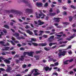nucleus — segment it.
Returning a JSON list of instances; mask_svg holds the SVG:
<instances>
[{
  "instance_id": "obj_1",
  "label": "nucleus",
  "mask_w": 76,
  "mask_h": 76,
  "mask_svg": "<svg viewBox=\"0 0 76 76\" xmlns=\"http://www.w3.org/2000/svg\"><path fill=\"white\" fill-rule=\"evenodd\" d=\"M4 13H12L15 14H19V15H22V13L18 10H4L3 12Z\"/></svg>"
},
{
  "instance_id": "obj_2",
  "label": "nucleus",
  "mask_w": 76,
  "mask_h": 76,
  "mask_svg": "<svg viewBox=\"0 0 76 76\" xmlns=\"http://www.w3.org/2000/svg\"><path fill=\"white\" fill-rule=\"evenodd\" d=\"M26 54L28 55V52H25L23 53V55L21 56V58H19V60H20V61H22L24 60V59H25V58H24L25 57V56L26 55Z\"/></svg>"
},
{
  "instance_id": "obj_3",
  "label": "nucleus",
  "mask_w": 76,
  "mask_h": 76,
  "mask_svg": "<svg viewBox=\"0 0 76 76\" xmlns=\"http://www.w3.org/2000/svg\"><path fill=\"white\" fill-rule=\"evenodd\" d=\"M66 51H64L63 52H59L58 53V56L59 57H61V56H64L66 55Z\"/></svg>"
},
{
  "instance_id": "obj_4",
  "label": "nucleus",
  "mask_w": 76,
  "mask_h": 76,
  "mask_svg": "<svg viewBox=\"0 0 76 76\" xmlns=\"http://www.w3.org/2000/svg\"><path fill=\"white\" fill-rule=\"evenodd\" d=\"M34 70V72H35V73H34L33 74L34 76H38L39 75H40V74H41V73L38 72H38V69H35Z\"/></svg>"
},
{
  "instance_id": "obj_5",
  "label": "nucleus",
  "mask_w": 76,
  "mask_h": 76,
  "mask_svg": "<svg viewBox=\"0 0 76 76\" xmlns=\"http://www.w3.org/2000/svg\"><path fill=\"white\" fill-rule=\"evenodd\" d=\"M38 22L39 23L37 25H36V26L37 27H39V25H43V24L44 23V22H42V21L40 20H38Z\"/></svg>"
},
{
  "instance_id": "obj_6",
  "label": "nucleus",
  "mask_w": 76,
  "mask_h": 76,
  "mask_svg": "<svg viewBox=\"0 0 76 76\" xmlns=\"http://www.w3.org/2000/svg\"><path fill=\"white\" fill-rule=\"evenodd\" d=\"M44 69H45L46 72H47V71H48V70L51 71V70H52V68L50 67L49 68V66H46L45 67H44Z\"/></svg>"
},
{
  "instance_id": "obj_7",
  "label": "nucleus",
  "mask_w": 76,
  "mask_h": 76,
  "mask_svg": "<svg viewBox=\"0 0 76 76\" xmlns=\"http://www.w3.org/2000/svg\"><path fill=\"white\" fill-rule=\"evenodd\" d=\"M26 12H27V13H32V12H33V10H32V9H26Z\"/></svg>"
},
{
  "instance_id": "obj_8",
  "label": "nucleus",
  "mask_w": 76,
  "mask_h": 76,
  "mask_svg": "<svg viewBox=\"0 0 76 76\" xmlns=\"http://www.w3.org/2000/svg\"><path fill=\"white\" fill-rule=\"evenodd\" d=\"M7 66L8 67L7 69H6L5 71L6 72L9 73L10 72V70H12V68L10 66H8V65H7Z\"/></svg>"
},
{
  "instance_id": "obj_9",
  "label": "nucleus",
  "mask_w": 76,
  "mask_h": 76,
  "mask_svg": "<svg viewBox=\"0 0 76 76\" xmlns=\"http://www.w3.org/2000/svg\"><path fill=\"white\" fill-rule=\"evenodd\" d=\"M23 2L25 3V4H26L29 7H31V4H30L29 3V2H28V1H26L25 0H23Z\"/></svg>"
},
{
  "instance_id": "obj_10",
  "label": "nucleus",
  "mask_w": 76,
  "mask_h": 76,
  "mask_svg": "<svg viewBox=\"0 0 76 76\" xmlns=\"http://www.w3.org/2000/svg\"><path fill=\"white\" fill-rule=\"evenodd\" d=\"M33 54H34V52L31 51L30 52H28L27 53V55L31 57H33Z\"/></svg>"
},
{
  "instance_id": "obj_11",
  "label": "nucleus",
  "mask_w": 76,
  "mask_h": 76,
  "mask_svg": "<svg viewBox=\"0 0 76 76\" xmlns=\"http://www.w3.org/2000/svg\"><path fill=\"white\" fill-rule=\"evenodd\" d=\"M47 45V43H41L38 44L39 46H42V47H44L45 46H46Z\"/></svg>"
},
{
  "instance_id": "obj_12",
  "label": "nucleus",
  "mask_w": 76,
  "mask_h": 76,
  "mask_svg": "<svg viewBox=\"0 0 76 76\" xmlns=\"http://www.w3.org/2000/svg\"><path fill=\"white\" fill-rule=\"evenodd\" d=\"M54 20H55V22H56V23H58V22H60V20L59 19H60V18H54Z\"/></svg>"
},
{
  "instance_id": "obj_13",
  "label": "nucleus",
  "mask_w": 76,
  "mask_h": 76,
  "mask_svg": "<svg viewBox=\"0 0 76 76\" xmlns=\"http://www.w3.org/2000/svg\"><path fill=\"white\" fill-rule=\"evenodd\" d=\"M26 32L29 35H33V32L31 31L30 30H27L26 31Z\"/></svg>"
},
{
  "instance_id": "obj_14",
  "label": "nucleus",
  "mask_w": 76,
  "mask_h": 76,
  "mask_svg": "<svg viewBox=\"0 0 76 76\" xmlns=\"http://www.w3.org/2000/svg\"><path fill=\"white\" fill-rule=\"evenodd\" d=\"M19 34L17 32H15L14 34V36L15 37H16L17 39H18V38L19 37Z\"/></svg>"
},
{
  "instance_id": "obj_15",
  "label": "nucleus",
  "mask_w": 76,
  "mask_h": 76,
  "mask_svg": "<svg viewBox=\"0 0 76 76\" xmlns=\"http://www.w3.org/2000/svg\"><path fill=\"white\" fill-rule=\"evenodd\" d=\"M18 32H19V33H20V34H23L24 36H25V37H27V36L26 34L25 33V32L23 33L22 31H20V30H18Z\"/></svg>"
},
{
  "instance_id": "obj_16",
  "label": "nucleus",
  "mask_w": 76,
  "mask_h": 76,
  "mask_svg": "<svg viewBox=\"0 0 76 76\" xmlns=\"http://www.w3.org/2000/svg\"><path fill=\"white\" fill-rule=\"evenodd\" d=\"M5 49H2V51H7L9 50L10 48L9 47H6L4 48Z\"/></svg>"
},
{
  "instance_id": "obj_17",
  "label": "nucleus",
  "mask_w": 76,
  "mask_h": 76,
  "mask_svg": "<svg viewBox=\"0 0 76 76\" xmlns=\"http://www.w3.org/2000/svg\"><path fill=\"white\" fill-rule=\"evenodd\" d=\"M40 14H39V17H41L42 16H46L42 12H40Z\"/></svg>"
},
{
  "instance_id": "obj_18",
  "label": "nucleus",
  "mask_w": 76,
  "mask_h": 76,
  "mask_svg": "<svg viewBox=\"0 0 76 76\" xmlns=\"http://www.w3.org/2000/svg\"><path fill=\"white\" fill-rule=\"evenodd\" d=\"M4 61V62H5L6 64H9L10 63V61L7 59H5Z\"/></svg>"
},
{
  "instance_id": "obj_19",
  "label": "nucleus",
  "mask_w": 76,
  "mask_h": 76,
  "mask_svg": "<svg viewBox=\"0 0 76 76\" xmlns=\"http://www.w3.org/2000/svg\"><path fill=\"white\" fill-rule=\"evenodd\" d=\"M12 41H13L15 43H19V41H15V38H14L13 37H12Z\"/></svg>"
},
{
  "instance_id": "obj_20",
  "label": "nucleus",
  "mask_w": 76,
  "mask_h": 76,
  "mask_svg": "<svg viewBox=\"0 0 76 76\" xmlns=\"http://www.w3.org/2000/svg\"><path fill=\"white\" fill-rule=\"evenodd\" d=\"M36 5L37 6H42V3L41 2H37Z\"/></svg>"
},
{
  "instance_id": "obj_21",
  "label": "nucleus",
  "mask_w": 76,
  "mask_h": 76,
  "mask_svg": "<svg viewBox=\"0 0 76 76\" xmlns=\"http://www.w3.org/2000/svg\"><path fill=\"white\" fill-rule=\"evenodd\" d=\"M49 15L51 16H55L56 15V12L53 13H50L49 14Z\"/></svg>"
},
{
  "instance_id": "obj_22",
  "label": "nucleus",
  "mask_w": 76,
  "mask_h": 76,
  "mask_svg": "<svg viewBox=\"0 0 76 76\" xmlns=\"http://www.w3.org/2000/svg\"><path fill=\"white\" fill-rule=\"evenodd\" d=\"M7 41H8V42H10L12 44V45H16L15 44V43L14 42H13V41L11 40L10 41H9V40H7Z\"/></svg>"
},
{
  "instance_id": "obj_23",
  "label": "nucleus",
  "mask_w": 76,
  "mask_h": 76,
  "mask_svg": "<svg viewBox=\"0 0 76 76\" xmlns=\"http://www.w3.org/2000/svg\"><path fill=\"white\" fill-rule=\"evenodd\" d=\"M1 71L2 72H4L5 71V69L2 68H0V73H1Z\"/></svg>"
},
{
  "instance_id": "obj_24",
  "label": "nucleus",
  "mask_w": 76,
  "mask_h": 76,
  "mask_svg": "<svg viewBox=\"0 0 76 76\" xmlns=\"http://www.w3.org/2000/svg\"><path fill=\"white\" fill-rule=\"evenodd\" d=\"M4 28H7V29H9V26L7 25H4Z\"/></svg>"
},
{
  "instance_id": "obj_25",
  "label": "nucleus",
  "mask_w": 76,
  "mask_h": 76,
  "mask_svg": "<svg viewBox=\"0 0 76 76\" xmlns=\"http://www.w3.org/2000/svg\"><path fill=\"white\" fill-rule=\"evenodd\" d=\"M3 45L4 46V47H6V46H9V45H10V44L9 43H7L6 44Z\"/></svg>"
},
{
  "instance_id": "obj_26",
  "label": "nucleus",
  "mask_w": 76,
  "mask_h": 76,
  "mask_svg": "<svg viewBox=\"0 0 76 76\" xmlns=\"http://www.w3.org/2000/svg\"><path fill=\"white\" fill-rule=\"evenodd\" d=\"M51 48V47H50V48H49V49H48L46 48H44V49L45 50H46V51H50V49Z\"/></svg>"
},
{
  "instance_id": "obj_27",
  "label": "nucleus",
  "mask_w": 76,
  "mask_h": 76,
  "mask_svg": "<svg viewBox=\"0 0 76 76\" xmlns=\"http://www.w3.org/2000/svg\"><path fill=\"white\" fill-rule=\"evenodd\" d=\"M69 22H72V20H73V18H72V16H70L69 17Z\"/></svg>"
},
{
  "instance_id": "obj_28",
  "label": "nucleus",
  "mask_w": 76,
  "mask_h": 76,
  "mask_svg": "<svg viewBox=\"0 0 76 76\" xmlns=\"http://www.w3.org/2000/svg\"><path fill=\"white\" fill-rule=\"evenodd\" d=\"M25 39V38L23 37H20L18 38V39Z\"/></svg>"
},
{
  "instance_id": "obj_29",
  "label": "nucleus",
  "mask_w": 76,
  "mask_h": 76,
  "mask_svg": "<svg viewBox=\"0 0 76 76\" xmlns=\"http://www.w3.org/2000/svg\"><path fill=\"white\" fill-rule=\"evenodd\" d=\"M48 41L49 42H53V40L50 38H48Z\"/></svg>"
},
{
  "instance_id": "obj_30",
  "label": "nucleus",
  "mask_w": 76,
  "mask_h": 76,
  "mask_svg": "<svg viewBox=\"0 0 76 76\" xmlns=\"http://www.w3.org/2000/svg\"><path fill=\"white\" fill-rule=\"evenodd\" d=\"M32 44L34 46H38V45L37 43H35V42L32 43Z\"/></svg>"
},
{
  "instance_id": "obj_31",
  "label": "nucleus",
  "mask_w": 76,
  "mask_h": 76,
  "mask_svg": "<svg viewBox=\"0 0 76 76\" xmlns=\"http://www.w3.org/2000/svg\"><path fill=\"white\" fill-rule=\"evenodd\" d=\"M69 61V60H66L64 62V64H68V63L67 62Z\"/></svg>"
},
{
  "instance_id": "obj_32",
  "label": "nucleus",
  "mask_w": 76,
  "mask_h": 76,
  "mask_svg": "<svg viewBox=\"0 0 76 76\" xmlns=\"http://www.w3.org/2000/svg\"><path fill=\"white\" fill-rule=\"evenodd\" d=\"M64 25H68L70 24V23H67V22L63 23Z\"/></svg>"
},
{
  "instance_id": "obj_33",
  "label": "nucleus",
  "mask_w": 76,
  "mask_h": 76,
  "mask_svg": "<svg viewBox=\"0 0 76 76\" xmlns=\"http://www.w3.org/2000/svg\"><path fill=\"white\" fill-rule=\"evenodd\" d=\"M22 67L23 69H25V68H26V65L24 64L22 66Z\"/></svg>"
},
{
  "instance_id": "obj_34",
  "label": "nucleus",
  "mask_w": 76,
  "mask_h": 76,
  "mask_svg": "<svg viewBox=\"0 0 76 76\" xmlns=\"http://www.w3.org/2000/svg\"><path fill=\"white\" fill-rule=\"evenodd\" d=\"M31 40L33 42V41L34 42H35L36 41V39H34V38H31Z\"/></svg>"
},
{
  "instance_id": "obj_35",
  "label": "nucleus",
  "mask_w": 76,
  "mask_h": 76,
  "mask_svg": "<svg viewBox=\"0 0 76 76\" xmlns=\"http://www.w3.org/2000/svg\"><path fill=\"white\" fill-rule=\"evenodd\" d=\"M41 52V50L37 51L36 52V54H38L39 53H40Z\"/></svg>"
},
{
  "instance_id": "obj_36",
  "label": "nucleus",
  "mask_w": 76,
  "mask_h": 76,
  "mask_svg": "<svg viewBox=\"0 0 76 76\" xmlns=\"http://www.w3.org/2000/svg\"><path fill=\"white\" fill-rule=\"evenodd\" d=\"M71 7L73 9H76V8L73 5H72L71 6Z\"/></svg>"
},
{
  "instance_id": "obj_37",
  "label": "nucleus",
  "mask_w": 76,
  "mask_h": 76,
  "mask_svg": "<svg viewBox=\"0 0 76 76\" xmlns=\"http://www.w3.org/2000/svg\"><path fill=\"white\" fill-rule=\"evenodd\" d=\"M19 57V55H16L14 56L15 58H18Z\"/></svg>"
},
{
  "instance_id": "obj_38",
  "label": "nucleus",
  "mask_w": 76,
  "mask_h": 76,
  "mask_svg": "<svg viewBox=\"0 0 76 76\" xmlns=\"http://www.w3.org/2000/svg\"><path fill=\"white\" fill-rule=\"evenodd\" d=\"M66 45L64 44L60 46V47H65Z\"/></svg>"
},
{
  "instance_id": "obj_39",
  "label": "nucleus",
  "mask_w": 76,
  "mask_h": 76,
  "mask_svg": "<svg viewBox=\"0 0 76 76\" xmlns=\"http://www.w3.org/2000/svg\"><path fill=\"white\" fill-rule=\"evenodd\" d=\"M0 44H5V42L3 41H0Z\"/></svg>"
},
{
  "instance_id": "obj_40",
  "label": "nucleus",
  "mask_w": 76,
  "mask_h": 76,
  "mask_svg": "<svg viewBox=\"0 0 76 76\" xmlns=\"http://www.w3.org/2000/svg\"><path fill=\"white\" fill-rule=\"evenodd\" d=\"M48 3L47 2L44 5V7H48Z\"/></svg>"
},
{
  "instance_id": "obj_41",
  "label": "nucleus",
  "mask_w": 76,
  "mask_h": 76,
  "mask_svg": "<svg viewBox=\"0 0 76 76\" xmlns=\"http://www.w3.org/2000/svg\"><path fill=\"white\" fill-rule=\"evenodd\" d=\"M56 12L57 14H58V13H59L60 12V10L59 9H57V10L56 11Z\"/></svg>"
},
{
  "instance_id": "obj_42",
  "label": "nucleus",
  "mask_w": 76,
  "mask_h": 76,
  "mask_svg": "<svg viewBox=\"0 0 76 76\" xmlns=\"http://www.w3.org/2000/svg\"><path fill=\"white\" fill-rule=\"evenodd\" d=\"M74 60L73 59H71L70 60H69V63H71V62H72Z\"/></svg>"
},
{
  "instance_id": "obj_43",
  "label": "nucleus",
  "mask_w": 76,
  "mask_h": 76,
  "mask_svg": "<svg viewBox=\"0 0 76 76\" xmlns=\"http://www.w3.org/2000/svg\"><path fill=\"white\" fill-rule=\"evenodd\" d=\"M3 32L5 33V34H6V33H7V31L5 29H4L3 30Z\"/></svg>"
},
{
  "instance_id": "obj_44",
  "label": "nucleus",
  "mask_w": 76,
  "mask_h": 76,
  "mask_svg": "<svg viewBox=\"0 0 76 76\" xmlns=\"http://www.w3.org/2000/svg\"><path fill=\"white\" fill-rule=\"evenodd\" d=\"M45 33L46 34H50V32L49 31H45Z\"/></svg>"
},
{
  "instance_id": "obj_45",
  "label": "nucleus",
  "mask_w": 76,
  "mask_h": 76,
  "mask_svg": "<svg viewBox=\"0 0 76 76\" xmlns=\"http://www.w3.org/2000/svg\"><path fill=\"white\" fill-rule=\"evenodd\" d=\"M54 65L55 66H58V62H56L54 63Z\"/></svg>"
},
{
  "instance_id": "obj_46",
  "label": "nucleus",
  "mask_w": 76,
  "mask_h": 76,
  "mask_svg": "<svg viewBox=\"0 0 76 76\" xmlns=\"http://www.w3.org/2000/svg\"><path fill=\"white\" fill-rule=\"evenodd\" d=\"M0 59H1V60H5V58H4L3 57H2V56H0Z\"/></svg>"
},
{
  "instance_id": "obj_47",
  "label": "nucleus",
  "mask_w": 76,
  "mask_h": 76,
  "mask_svg": "<svg viewBox=\"0 0 76 76\" xmlns=\"http://www.w3.org/2000/svg\"><path fill=\"white\" fill-rule=\"evenodd\" d=\"M48 36L47 35H44L43 36V37H44V38H47Z\"/></svg>"
},
{
  "instance_id": "obj_48",
  "label": "nucleus",
  "mask_w": 76,
  "mask_h": 76,
  "mask_svg": "<svg viewBox=\"0 0 76 76\" xmlns=\"http://www.w3.org/2000/svg\"><path fill=\"white\" fill-rule=\"evenodd\" d=\"M48 19H49V17L48 16H47L46 18H45V19L46 20H48Z\"/></svg>"
},
{
  "instance_id": "obj_49",
  "label": "nucleus",
  "mask_w": 76,
  "mask_h": 76,
  "mask_svg": "<svg viewBox=\"0 0 76 76\" xmlns=\"http://www.w3.org/2000/svg\"><path fill=\"white\" fill-rule=\"evenodd\" d=\"M1 54L3 55V56H6V54L4 52H2L1 53Z\"/></svg>"
},
{
  "instance_id": "obj_50",
  "label": "nucleus",
  "mask_w": 76,
  "mask_h": 76,
  "mask_svg": "<svg viewBox=\"0 0 76 76\" xmlns=\"http://www.w3.org/2000/svg\"><path fill=\"white\" fill-rule=\"evenodd\" d=\"M62 9H63L64 10H66V9H67V8H66V7L64 6H63L62 7Z\"/></svg>"
},
{
  "instance_id": "obj_51",
  "label": "nucleus",
  "mask_w": 76,
  "mask_h": 76,
  "mask_svg": "<svg viewBox=\"0 0 76 76\" xmlns=\"http://www.w3.org/2000/svg\"><path fill=\"white\" fill-rule=\"evenodd\" d=\"M23 25H27V24H29V23L26 22H25L23 23Z\"/></svg>"
},
{
  "instance_id": "obj_52",
  "label": "nucleus",
  "mask_w": 76,
  "mask_h": 76,
  "mask_svg": "<svg viewBox=\"0 0 76 76\" xmlns=\"http://www.w3.org/2000/svg\"><path fill=\"white\" fill-rule=\"evenodd\" d=\"M54 38V36H51L49 38H50V39H53Z\"/></svg>"
},
{
  "instance_id": "obj_53",
  "label": "nucleus",
  "mask_w": 76,
  "mask_h": 76,
  "mask_svg": "<svg viewBox=\"0 0 76 76\" xmlns=\"http://www.w3.org/2000/svg\"><path fill=\"white\" fill-rule=\"evenodd\" d=\"M49 28H50V29H53V28H54V27L53 26H51L49 27Z\"/></svg>"
},
{
  "instance_id": "obj_54",
  "label": "nucleus",
  "mask_w": 76,
  "mask_h": 76,
  "mask_svg": "<svg viewBox=\"0 0 76 76\" xmlns=\"http://www.w3.org/2000/svg\"><path fill=\"white\" fill-rule=\"evenodd\" d=\"M63 14L64 15H67V12H66V11H64L63 12Z\"/></svg>"
},
{
  "instance_id": "obj_55",
  "label": "nucleus",
  "mask_w": 76,
  "mask_h": 76,
  "mask_svg": "<svg viewBox=\"0 0 76 76\" xmlns=\"http://www.w3.org/2000/svg\"><path fill=\"white\" fill-rule=\"evenodd\" d=\"M49 45L50 47H51V46L53 45V44L52 43H50L49 44Z\"/></svg>"
},
{
  "instance_id": "obj_56",
  "label": "nucleus",
  "mask_w": 76,
  "mask_h": 76,
  "mask_svg": "<svg viewBox=\"0 0 76 76\" xmlns=\"http://www.w3.org/2000/svg\"><path fill=\"white\" fill-rule=\"evenodd\" d=\"M34 57L35 58H36V60H39V57H38V56H35Z\"/></svg>"
},
{
  "instance_id": "obj_57",
  "label": "nucleus",
  "mask_w": 76,
  "mask_h": 76,
  "mask_svg": "<svg viewBox=\"0 0 76 76\" xmlns=\"http://www.w3.org/2000/svg\"><path fill=\"white\" fill-rule=\"evenodd\" d=\"M9 17L10 18H12L13 17V15H12V14H10L9 15Z\"/></svg>"
},
{
  "instance_id": "obj_58",
  "label": "nucleus",
  "mask_w": 76,
  "mask_h": 76,
  "mask_svg": "<svg viewBox=\"0 0 76 76\" xmlns=\"http://www.w3.org/2000/svg\"><path fill=\"white\" fill-rule=\"evenodd\" d=\"M53 58H50L49 60L51 61H53Z\"/></svg>"
},
{
  "instance_id": "obj_59",
  "label": "nucleus",
  "mask_w": 76,
  "mask_h": 76,
  "mask_svg": "<svg viewBox=\"0 0 76 76\" xmlns=\"http://www.w3.org/2000/svg\"><path fill=\"white\" fill-rule=\"evenodd\" d=\"M56 47H57V46L55 45V46H53L52 48V49H54V48H56Z\"/></svg>"
},
{
  "instance_id": "obj_60",
  "label": "nucleus",
  "mask_w": 76,
  "mask_h": 76,
  "mask_svg": "<svg viewBox=\"0 0 76 76\" xmlns=\"http://www.w3.org/2000/svg\"><path fill=\"white\" fill-rule=\"evenodd\" d=\"M50 67H55V65L54 64H51L50 65Z\"/></svg>"
},
{
  "instance_id": "obj_61",
  "label": "nucleus",
  "mask_w": 76,
  "mask_h": 76,
  "mask_svg": "<svg viewBox=\"0 0 76 76\" xmlns=\"http://www.w3.org/2000/svg\"><path fill=\"white\" fill-rule=\"evenodd\" d=\"M20 50H22L23 51V50H25V49H24L23 48H20Z\"/></svg>"
},
{
  "instance_id": "obj_62",
  "label": "nucleus",
  "mask_w": 76,
  "mask_h": 76,
  "mask_svg": "<svg viewBox=\"0 0 76 76\" xmlns=\"http://www.w3.org/2000/svg\"><path fill=\"white\" fill-rule=\"evenodd\" d=\"M72 48V46L71 45H69L68 48H67V49H70Z\"/></svg>"
},
{
  "instance_id": "obj_63",
  "label": "nucleus",
  "mask_w": 76,
  "mask_h": 76,
  "mask_svg": "<svg viewBox=\"0 0 76 76\" xmlns=\"http://www.w3.org/2000/svg\"><path fill=\"white\" fill-rule=\"evenodd\" d=\"M71 1L69 0H68V2H67V3H68V4H70V3H71Z\"/></svg>"
},
{
  "instance_id": "obj_64",
  "label": "nucleus",
  "mask_w": 76,
  "mask_h": 76,
  "mask_svg": "<svg viewBox=\"0 0 76 76\" xmlns=\"http://www.w3.org/2000/svg\"><path fill=\"white\" fill-rule=\"evenodd\" d=\"M53 12V8H51L49 10V12Z\"/></svg>"
}]
</instances>
